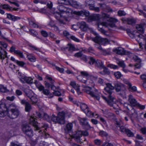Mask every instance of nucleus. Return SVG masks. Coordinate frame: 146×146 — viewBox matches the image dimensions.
Segmentation results:
<instances>
[{"label": "nucleus", "mask_w": 146, "mask_h": 146, "mask_svg": "<svg viewBox=\"0 0 146 146\" xmlns=\"http://www.w3.org/2000/svg\"><path fill=\"white\" fill-rule=\"evenodd\" d=\"M106 84V86L104 88V93L106 96L102 95V97L109 105L111 106H113L114 105H115L113 103L114 98L113 96V90L114 89V87L110 83Z\"/></svg>", "instance_id": "1"}, {"label": "nucleus", "mask_w": 146, "mask_h": 146, "mask_svg": "<svg viewBox=\"0 0 146 146\" xmlns=\"http://www.w3.org/2000/svg\"><path fill=\"white\" fill-rule=\"evenodd\" d=\"M117 21L115 19L111 18L109 19L108 22H99L98 23V29L99 31L103 34H105L106 31L103 28V27H107L108 26L113 27L115 26V23Z\"/></svg>", "instance_id": "2"}, {"label": "nucleus", "mask_w": 146, "mask_h": 146, "mask_svg": "<svg viewBox=\"0 0 146 146\" xmlns=\"http://www.w3.org/2000/svg\"><path fill=\"white\" fill-rule=\"evenodd\" d=\"M80 74L81 75L86 77V80H84L83 78L80 80V78L81 76H79L77 77V79L79 81L87 85H90L93 86H94V83L93 80L96 79V77L90 74L86 71H81L80 72Z\"/></svg>", "instance_id": "3"}, {"label": "nucleus", "mask_w": 146, "mask_h": 146, "mask_svg": "<svg viewBox=\"0 0 146 146\" xmlns=\"http://www.w3.org/2000/svg\"><path fill=\"white\" fill-rule=\"evenodd\" d=\"M9 108L10 110L7 114L8 116L12 119L17 118L20 114V112L17 106L13 103L10 105Z\"/></svg>", "instance_id": "4"}, {"label": "nucleus", "mask_w": 146, "mask_h": 146, "mask_svg": "<svg viewBox=\"0 0 146 146\" xmlns=\"http://www.w3.org/2000/svg\"><path fill=\"white\" fill-rule=\"evenodd\" d=\"M127 32L131 37L134 38L139 43H141L142 41H146L145 37L136 31L131 32L130 30L128 29L127 30Z\"/></svg>", "instance_id": "5"}, {"label": "nucleus", "mask_w": 146, "mask_h": 146, "mask_svg": "<svg viewBox=\"0 0 146 146\" xmlns=\"http://www.w3.org/2000/svg\"><path fill=\"white\" fill-rule=\"evenodd\" d=\"M65 113L63 111L58 113V116L56 117L55 115H53L51 118V121H52L55 123H58L60 124H64L65 122L64 116Z\"/></svg>", "instance_id": "6"}, {"label": "nucleus", "mask_w": 146, "mask_h": 146, "mask_svg": "<svg viewBox=\"0 0 146 146\" xmlns=\"http://www.w3.org/2000/svg\"><path fill=\"white\" fill-rule=\"evenodd\" d=\"M60 3H58V5L57 6V9L61 13H66L68 15L70 13H72V10L71 9L65 6L64 5H66L64 3L65 1H60Z\"/></svg>", "instance_id": "7"}, {"label": "nucleus", "mask_w": 146, "mask_h": 146, "mask_svg": "<svg viewBox=\"0 0 146 146\" xmlns=\"http://www.w3.org/2000/svg\"><path fill=\"white\" fill-rule=\"evenodd\" d=\"M76 105L78 106L80 105L82 111L89 117H92L94 116V113L92 112L89 109L88 106L85 103L78 102Z\"/></svg>", "instance_id": "8"}, {"label": "nucleus", "mask_w": 146, "mask_h": 146, "mask_svg": "<svg viewBox=\"0 0 146 146\" xmlns=\"http://www.w3.org/2000/svg\"><path fill=\"white\" fill-rule=\"evenodd\" d=\"M128 101L129 104L125 103L124 105V106L127 109L129 110V107H133L136 106L138 103L136 100L134 98L133 96L129 95L128 96Z\"/></svg>", "instance_id": "9"}, {"label": "nucleus", "mask_w": 146, "mask_h": 146, "mask_svg": "<svg viewBox=\"0 0 146 146\" xmlns=\"http://www.w3.org/2000/svg\"><path fill=\"white\" fill-rule=\"evenodd\" d=\"M21 129L23 133L29 137H31L33 135V130L28 124H23L21 126Z\"/></svg>", "instance_id": "10"}, {"label": "nucleus", "mask_w": 146, "mask_h": 146, "mask_svg": "<svg viewBox=\"0 0 146 146\" xmlns=\"http://www.w3.org/2000/svg\"><path fill=\"white\" fill-rule=\"evenodd\" d=\"M66 5H70L78 9L82 8V5L79 2L74 0H66L65 1Z\"/></svg>", "instance_id": "11"}, {"label": "nucleus", "mask_w": 146, "mask_h": 146, "mask_svg": "<svg viewBox=\"0 0 146 146\" xmlns=\"http://www.w3.org/2000/svg\"><path fill=\"white\" fill-rule=\"evenodd\" d=\"M42 135L43 137H39L37 138V141H39L38 145L39 146H48L49 145L48 143L42 141L41 140V139L42 137L45 139L48 137L50 136L49 134L44 131L42 133Z\"/></svg>", "instance_id": "12"}, {"label": "nucleus", "mask_w": 146, "mask_h": 146, "mask_svg": "<svg viewBox=\"0 0 146 146\" xmlns=\"http://www.w3.org/2000/svg\"><path fill=\"white\" fill-rule=\"evenodd\" d=\"M90 60L89 63L90 65L94 64L96 66L101 69L104 67L103 63L101 60H96L91 57H90Z\"/></svg>", "instance_id": "13"}, {"label": "nucleus", "mask_w": 146, "mask_h": 146, "mask_svg": "<svg viewBox=\"0 0 146 146\" xmlns=\"http://www.w3.org/2000/svg\"><path fill=\"white\" fill-rule=\"evenodd\" d=\"M90 90H86V92L92 97L96 98L97 100H99L100 99V93L98 90L94 88L93 89H91L90 88Z\"/></svg>", "instance_id": "14"}, {"label": "nucleus", "mask_w": 146, "mask_h": 146, "mask_svg": "<svg viewBox=\"0 0 146 146\" xmlns=\"http://www.w3.org/2000/svg\"><path fill=\"white\" fill-rule=\"evenodd\" d=\"M36 116L38 117L43 118L48 122H51V118H50L46 113L44 112L40 113L38 112H36Z\"/></svg>", "instance_id": "15"}, {"label": "nucleus", "mask_w": 146, "mask_h": 146, "mask_svg": "<svg viewBox=\"0 0 146 146\" xmlns=\"http://www.w3.org/2000/svg\"><path fill=\"white\" fill-rule=\"evenodd\" d=\"M37 119L34 117H31L30 119V123L34 127V130L35 131L38 130L40 129V127L38 125V123L36 120Z\"/></svg>", "instance_id": "16"}, {"label": "nucleus", "mask_w": 146, "mask_h": 146, "mask_svg": "<svg viewBox=\"0 0 146 146\" xmlns=\"http://www.w3.org/2000/svg\"><path fill=\"white\" fill-rule=\"evenodd\" d=\"M72 13L74 14L82 17H88L90 15L89 12L88 11L85 10L79 11H74L72 12Z\"/></svg>", "instance_id": "17"}, {"label": "nucleus", "mask_w": 146, "mask_h": 146, "mask_svg": "<svg viewBox=\"0 0 146 146\" xmlns=\"http://www.w3.org/2000/svg\"><path fill=\"white\" fill-rule=\"evenodd\" d=\"M7 108L5 105L4 103L0 104V117H3L5 116L7 113Z\"/></svg>", "instance_id": "18"}, {"label": "nucleus", "mask_w": 146, "mask_h": 146, "mask_svg": "<svg viewBox=\"0 0 146 146\" xmlns=\"http://www.w3.org/2000/svg\"><path fill=\"white\" fill-rule=\"evenodd\" d=\"M19 80L23 84L26 83L28 84H31L33 82V79L31 77L25 76L20 78Z\"/></svg>", "instance_id": "19"}, {"label": "nucleus", "mask_w": 146, "mask_h": 146, "mask_svg": "<svg viewBox=\"0 0 146 146\" xmlns=\"http://www.w3.org/2000/svg\"><path fill=\"white\" fill-rule=\"evenodd\" d=\"M113 51L116 54L121 55H127L129 53L124 49L121 48H117L115 49H113Z\"/></svg>", "instance_id": "20"}, {"label": "nucleus", "mask_w": 146, "mask_h": 146, "mask_svg": "<svg viewBox=\"0 0 146 146\" xmlns=\"http://www.w3.org/2000/svg\"><path fill=\"white\" fill-rule=\"evenodd\" d=\"M81 125L85 126L88 129H90L91 128H93L87 121V119L86 118H79L78 119Z\"/></svg>", "instance_id": "21"}, {"label": "nucleus", "mask_w": 146, "mask_h": 146, "mask_svg": "<svg viewBox=\"0 0 146 146\" xmlns=\"http://www.w3.org/2000/svg\"><path fill=\"white\" fill-rule=\"evenodd\" d=\"M142 23L140 24L137 25L136 26V29L140 32L143 33L144 32V27L146 25V20L143 19L141 20Z\"/></svg>", "instance_id": "22"}, {"label": "nucleus", "mask_w": 146, "mask_h": 146, "mask_svg": "<svg viewBox=\"0 0 146 146\" xmlns=\"http://www.w3.org/2000/svg\"><path fill=\"white\" fill-rule=\"evenodd\" d=\"M70 84L73 88L76 90L78 95H79L81 94V92L80 91V86L78 84H77L75 81H71Z\"/></svg>", "instance_id": "23"}, {"label": "nucleus", "mask_w": 146, "mask_h": 146, "mask_svg": "<svg viewBox=\"0 0 146 146\" xmlns=\"http://www.w3.org/2000/svg\"><path fill=\"white\" fill-rule=\"evenodd\" d=\"M113 84L114 86V89L117 92L120 91L122 88L124 86V85L118 82H114Z\"/></svg>", "instance_id": "24"}, {"label": "nucleus", "mask_w": 146, "mask_h": 146, "mask_svg": "<svg viewBox=\"0 0 146 146\" xmlns=\"http://www.w3.org/2000/svg\"><path fill=\"white\" fill-rule=\"evenodd\" d=\"M79 28L82 31H86L88 29V26L84 21H81L79 23Z\"/></svg>", "instance_id": "25"}, {"label": "nucleus", "mask_w": 146, "mask_h": 146, "mask_svg": "<svg viewBox=\"0 0 146 146\" xmlns=\"http://www.w3.org/2000/svg\"><path fill=\"white\" fill-rule=\"evenodd\" d=\"M100 18V16L99 14H94L89 16L88 17V21L89 22L97 21Z\"/></svg>", "instance_id": "26"}, {"label": "nucleus", "mask_w": 146, "mask_h": 146, "mask_svg": "<svg viewBox=\"0 0 146 146\" xmlns=\"http://www.w3.org/2000/svg\"><path fill=\"white\" fill-rule=\"evenodd\" d=\"M7 53L6 51L0 46V59L2 60L1 62L2 63L3 62V60L7 57Z\"/></svg>", "instance_id": "27"}, {"label": "nucleus", "mask_w": 146, "mask_h": 146, "mask_svg": "<svg viewBox=\"0 0 146 146\" xmlns=\"http://www.w3.org/2000/svg\"><path fill=\"white\" fill-rule=\"evenodd\" d=\"M133 59L135 61V62L139 63V64L137 63L135 66L137 68H139L141 67L140 63L141 62V60L140 58L138 57L137 56H134L133 58Z\"/></svg>", "instance_id": "28"}, {"label": "nucleus", "mask_w": 146, "mask_h": 146, "mask_svg": "<svg viewBox=\"0 0 146 146\" xmlns=\"http://www.w3.org/2000/svg\"><path fill=\"white\" fill-rule=\"evenodd\" d=\"M82 131H78L76 133L73 135L72 137L74 138L76 141L79 142L80 138L82 136Z\"/></svg>", "instance_id": "29"}, {"label": "nucleus", "mask_w": 146, "mask_h": 146, "mask_svg": "<svg viewBox=\"0 0 146 146\" xmlns=\"http://www.w3.org/2000/svg\"><path fill=\"white\" fill-rule=\"evenodd\" d=\"M7 18L12 21H15L21 19L20 17L15 16L11 14L7 13Z\"/></svg>", "instance_id": "30"}, {"label": "nucleus", "mask_w": 146, "mask_h": 146, "mask_svg": "<svg viewBox=\"0 0 146 146\" xmlns=\"http://www.w3.org/2000/svg\"><path fill=\"white\" fill-rule=\"evenodd\" d=\"M27 19L28 20L29 25L32 27L33 28H38V25L36 24L33 19L27 18Z\"/></svg>", "instance_id": "31"}, {"label": "nucleus", "mask_w": 146, "mask_h": 146, "mask_svg": "<svg viewBox=\"0 0 146 146\" xmlns=\"http://www.w3.org/2000/svg\"><path fill=\"white\" fill-rule=\"evenodd\" d=\"M54 16L59 21L61 24H65L64 21L62 19L61 15L59 12H56L54 13Z\"/></svg>", "instance_id": "32"}, {"label": "nucleus", "mask_w": 146, "mask_h": 146, "mask_svg": "<svg viewBox=\"0 0 146 146\" xmlns=\"http://www.w3.org/2000/svg\"><path fill=\"white\" fill-rule=\"evenodd\" d=\"M34 84L39 90L40 91H43L44 89V87L39 82L35 81Z\"/></svg>", "instance_id": "33"}, {"label": "nucleus", "mask_w": 146, "mask_h": 146, "mask_svg": "<svg viewBox=\"0 0 146 146\" xmlns=\"http://www.w3.org/2000/svg\"><path fill=\"white\" fill-rule=\"evenodd\" d=\"M129 113L131 115L130 117L131 119L132 117H136L137 116L136 112L135 111V110L132 108L131 110L129 112Z\"/></svg>", "instance_id": "34"}, {"label": "nucleus", "mask_w": 146, "mask_h": 146, "mask_svg": "<svg viewBox=\"0 0 146 146\" xmlns=\"http://www.w3.org/2000/svg\"><path fill=\"white\" fill-rule=\"evenodd\" d=\"M96 115L97 116V117H96L97 118H99L100 121L106 126H107L108 125L106 120L103 117L99 116V115L96 114Z\"/></svg>", "instance_id": "35"}, {"label": "nucleus", "mask_w": 146, "mask_h": 146, "mask_svg": "<svg viewBox=\"0 0 146 146\" xmlns=\"http://www.w3.org/2000/svg\"><path fill=\"white\" fill-rule=\"evenodd\" d=\"M102 38L100 36H97L93 38L92 40L96 43H100Z\"/></svg>", "instance_id": "36"}, {"label": "nucleus", "mask_w": 146, "mask_h": 146, "mask_svg": "<svg viewBox=\"0 0 146 146\" xmlns=\"http://www.w3.org/2000/svg\"><path fill=\"white\" fill-rule=\"evenodd\" d=\"M117 62L120 66L121 67L123 68H125V67L126 66L123 61L118 59L117 60Z\"/></svg>", "instance_id": "37"}, {"label": "nucleus", "mask_w": 146, "mask_h": 146, "mask_svg": "<svg viewBox=\"0 0 146 146\" xmlns=\"http://www.w3.org/2000/svg\"><path fill=\"white\" fill-rule=\"evenodd\" d=\"M129 90L132 92L136 91L137 89L136 87L135 86H132L131 83L127 87Z\"/></svg>", "instance_id": "38"}, {"label": "nucleus", "mask_w": 146, "mask_h": 146, "mask_svg": "<svg viewBox=\"0 0 146 146\" xmlns=\"http://www.w3.org/2000/svg\"><path fill=\"white\" fill-rule=\"evenodd\" d=\"M66 49H67L70 52L74 51L76 50L74 46L71 44H69L68 45V48H66Z\"/></svg>", "instance_id": "39"}, {"label": "nucleus", "mask_w": 146, "mask_h": 146, "mask_svg": "<svg viewBox=\"0 0 146 146\" xmlns=\"http://www.w3.org/2000/svg\"><path fill=\"white\" fill-rule=\"evenodd\" d=\"M93 3L92 5H89V9H90L92 10H94L96 12H99L100 11L99 8L98 7H95L93 5Z\"/></svg>", "instance_id": "40"}, {"label": "nucleus", "mask_w": 146, "mask_h": 146, "mask_svg": "<svg viewBox=\"0 0 146 146\" xmlns=\"http://www.w3.org/2000/svg\"><path fill=\"white\" fill-rule=\"evenodd\" d=\"M0 92L3 93H5L8 92L6 87L4 86L3 85L0 84Z\"/></svg>", "instance_id": "41"}, {"label": "nucleus", "mask_w": 146, "mask_h": 146, "mask_svg": "<svg viewBox=\"0 0 146 146\" xmlns=\"http://www.w3.org/2000/svg\"><path fill=\"white\" fill-rule=\"evenodd\" d=\"M24 92L26 95L28 97L30 98L31 96L32 91L28 89H25Z\"/></svg>", "instance_id": "42"}, {"label": "nucleus", "mask_w": 146, "mask_h": 146, "mask_svg": "<svg viewBox=\"0 0 146 146\" xmlns=\"http://www.w3.org/2000/svg\"><path fill=\"white\" fill-rule=\"evenodd\" d=\"M30 98L33 104H36L38 101L37 98L35 96H32Z\"/></svg>", "instance_id": "43"}, {"label": "nucleus", "mask_w": 146, "mask_h": 146, "mask_svg": "<svg viewBox=\"0 0 146 146\" xmlns=\"http://www.w3.org/2000/svg\"><path fill=\"white\" fill-rule=\"evenodd\" d=\"M28 46L29 47V48L30 50H35L36 51L40 52L39 48L32 45L29 44V45Z\"/></svg>", "instance_id": "44"}, {"label": "nucleus", "mask_w": 146, "mask_h": 146, "mask_svg": "<svg viewBox=\"0 0 146 146\" xmlns=\"http://www.w3.org/2000/svg\"><path fill=\"white\" fill-rule=\"evenodd\" d=\"M110 41L107 38H102L100 44H102L105 45L109 43Z\"/></svg>", "instance_id": "45"}, {"label": "nucleus", "mask_w": 146, "mask_h": 146, "mask_svg": "<svg viewBox=\"0 0 146 146\" xmlns=\"http://www.w3.org/2000/svg\"><path fill=\"white\" fill-rule=\"evenodd\" d=\"M28 59L31 62H34L35 61V58L31 54L28 55L27 56Z\"/></svg>", "instance_id": "46"}, {"label": "nucleus", "mask_w": 146, "mask_h": 146, "mask_svg": "<svg viewBox=\"0 0 146 146\" xmlns=\"http://www.w3.org/2000/svg\"><path fill=\"white\" fill-rule=\"evenodd\" d=\"M127 23L129 25H132L135 23V21L133 19L127 18Z\"/></svg>", "instance_id": "47"}, {"label": "nucleus", "mask_w": 146, "mask_h": 146, "mask_svg": "<svg viewBox=\"0 0 146 146\" xmlns=\"http://www.w3.org/2000/svg\"><path fill=\"white\" fill-rule=\"evenodd\" d=\"M94 1L92 0H85V6L87 7L93 3Z\"/></svg>", "instance_id": "48"}, {"label": "nucleus", "mask_w": 146, "mask_h": 146, "mask_svg": "<svg viewBox=\"0 0 146 146\" xmlns=\"http://www.w3.org/2000/svg\"><path fill=\"white\" fill-rule=\"evenodd\" d=\"M103 51V54L104 55L110 54L111 53V50L110 49H108L107 50H102Z\"/></svg>", "instance_id": "49"}, {"label": "nucleus", "mask_w": 146, "mask_h": 146, "mask_svg": "<svg viewBox=\"0 0 146 146\" xmlns=\"http://www.w3.org/2000/svg\"><path fill=\"white\" fill-rule=\"evenodd\" d=\"M32 109V108L30 104L28 103L25 106V110L26 111L29 112Z\"/></svg>", "instance_id": "50"}, {"label": "nucleus", "mask_w": 146, "mask_h": 146, "mask_svg": "<svg viewBox=\"0 0 146 146\" xmlns=\"http://www.w3.org/2000/svg\"><path fill=\"white\" fill-rule=\"evenodd\" d=\"M1 6L3 7V9H6L7 10L10 11L12 10V7H10L9 5L7 4L1 5Z\"/></svg>", "instance_id": "51"}, {"label": "nucleus", "mask_w": 146, "mask_h": 146, "mask_svg": "<svg viewBox=\"0 0 146 146\" xmlns=\"http://www.w3.org/2000/svg\"><path fill=\"white\" fill-rule=\"evenodd\" d=\"M125 133L128 136L130 137H133L134 135L133 133L128 129H127Z\"/></svg>", "instance_id": "52"}, {"label": "nucleus", "mask_w": 146, "mask_h": 146, "mask_svg": "<svg viewBox=\"0 0 146 146\" xmlns=\"http://www.w3.org/2000/svg\"><path fill=\"white\" fill-rule=\"evenodd\" d=\"M15 53L18 55L21 58H23L24 57L23 53L19 50H16V51H15Z\"/></svg>", "instance_id": "53"}, {"label": "nucleus", "mask_w": 146, "mask_h": 146, "mask_svg": "<svg viewBox=\"0 0 146 146\" xmlns=\"http://www.w3.org/2000/svg\"><path fill=\"white\" fill-rule=\"evenodd\" d=\"M115 76L117 78H120L122 76L121 73L118 71L115 72L114 74Z\"/></svg>", "instance_id": "54"}, {"label": "nucleus", "mask_w": 146, "mask_h": 146, "mask_svg": "<svg viewBox=\"0 0 146 146\" xmlns=\"http://www.w3.org/2000/svg\"><path fill=\"white\" fill-rule=\"evenodd\" d=\"M49 25L51 27H53L54 28V30L55 31L57 32H59V29L58 27L54 25H52L50 23L49 24Z\"/></svg>", "instance_id": "55"}, {"label": "nucleus", "mask_w": 146, "mask_h": 146, "mask_svg": "<svg viewBox=\"0 0 146 146\" xmlns=\"http://www.w3.org/2000/svg\"><path fill=\"white\" fill-rule=\"evenodd\" d=\"M52 66H53L54 68H55L58 71L62 73L63 72L64 69L63 68L57 67L54 64H52Z\"/></svg>", "instance_id": "56"}, {"label": "nucleus", "mask_w": 146, "mask_h": 146, "mask_svg": "<svg viewBox=\"0 0 146 146\" xmlns=\"http://www.w3.org/2000/svg\"><path fill=\"white\" fill-rule=\"evenodd\" d=\"M16 63L19 66L22 67L25 64V63L24 62L18 60L16 61Z\"/></svg>", "instance_id": "57"}, {"label": "nucleus", "mask_w": 146, "mask_h": 146, "mask_svg": "<svg viewBox=\"0 0 146 146\" xmlns=\"http://www.w3.org/2000/svg\"><path fill=\"white\" fill-rule=\"evenodd\" d=\"M63 33L64 36H66L67 38H70L71 36L69 33L67 31H63Z\"/></svg>", "instance_id": "58"}, {"label": "nucleus", "mask_w": 146, "mask_h": 146, "mask_svg": "<svg viewBox=\"0 0 146 146\" xmlns=\"http://www.w3.org/2000/svg\"><path fill=\"white\" fill-rule=\"evenodd\" d=\"M29 31L30 32V34L34 36H36L38 34L37 32L34 30H29Z\"/></svg>", "instance_id": "59"}, {"label": "nucleus", "mask_w": 146, "mask_h": 146, "mask_svg": "<svg viewBox=\"0 0 146 146\" xmlns=\"http://www.w3.org/2000/svg\"><path fill=\"white\" fill-rule=\"evenodd\" d=\"M98 84L102 86H104L106 84V83L104 82V80L100 78L98 79Z\"/></svg>", "instance_id": "60"}, {"label": "nucleus", "mask_w": 146, "mask_h": 146, "mask_svg": "<svg viewBox=\"0 0 146 146\" xmlns=\"http://www.w3.org/2000/svg\"><path fill=\"white\" fill-rule=\"evenodd\" d=\"M94 142L95 144L97 145H100L102 143V141L101 140L98 139L94 140Z\"/></svg>", "instance_id": "61"}, {"label": "nucleus", "mask_w": 146, "mask_h": 146, "mask_svg": "<svg viewBox=\"0 0 146 146\" xmlns=\"http://www.w3.org/2000/svg\"><path fill=\"white\" fill-rule=\"evenodd\" d=\"M46 78L48 80H49V81L50 82V83L51 84H53L54 83V81L52 79L51 77L48 76H46Z\"/></svg>", "instance_id": "62"}, {"label": "nucleus", "mask_w": 146, "mask_h": 146, "mask_svg": "<svg viewBox=\"0 0 146 146\" xmlns=\"http://www.w3.org/2000/svg\"><path fill=\"white\" fill-rule=\"evenodd\" d=\"M127 129V128H126L124 126H122L120 127V131L122 132L125 133Z\"/></svg>", "instance_id": "63"}, {"label": "nucleus", "mask_w": 146, "mask_h": 146, "mask_svg": "<svg viewBox=\"0 0 146 146\" xmlns=\"http://www.w3.org/2000/svg\"><path fill=\"white\" fill-rule=\"evenodd\" d=\"M73 125L71 123H68L67 125V128L68 131L71 130L72 127Z\"/></svg>", "instance_id": "64"}]
</instances>
